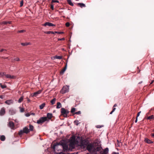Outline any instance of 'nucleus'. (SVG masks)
Here are the masks:
<instances>
[{
    "mask_svg": "<svg viewBox=\"0 0 154 154\" xmlns=\"http://www.w3.org/2000/svg\"><path fill=\"white\" fill-rule=\"evenodd\" d=\"M52 148L54 149L57 150V151L59 150V149H58V148H63L64 152L67 151L68 150L67 144L65 142L63 143L62 141L60 142L59 143H56L54 144Z\"/></svg>",
    "mask_w": 154,
    "mask_h": 154,
    "instance_id": "1",
    "label": "nucleus"
},
{
    "mask_svg": "<svg viewBox=\"0 0 154 154\" xmlns=\"http://www.w3.org/2000/svg\"><path fill=\"white\" fill-rule=\"evenodd\" d=\"M96 143H94V144L90 143L88 144L87 146V149L92 154H93L95 145L96 144Z\"/></svg>",
    "mask_w": 154,
    "mask_h": 154,
    "instance_id": "2",
    "label": "nucleus"
},
{
    "mask_svg": "<svg viewBox=\"0 0 154 154\" xmlns=\"http://www.w3.org/2000/svg\"><path fill=\"white\" fill-rule=\"evenodd\" d=\"M102 148L100 146H96V144L95 145V147L94 149L93 154H98L100 153L101 152H102Z\"/></svg>",
    "mask_w": 154,
    "mask_h": 154,
    "instance_id": "3",
    "label": "nucleus"
},
{
    "mask_svg": "<svg viewBox=\"0 0 154 154\" xmlns=\"http://www.w3.org/2000/svg\"><path fill=\"white\" fill-rule=\"evenodd\" d=\"M69 111L64 108H62L61 109V113L62 115L65 117H66L68 114L69 113Z\"/></svg>",
    "mask_w": 154,
    "mask_h": 154,
    "instance_id": "4",
    "label": "nucleus"
},
{
    "mask_svg": "<svg viewBox=\"0 0 154 154\" xmlns=\"http://www.w3.org/2000/svg\"><path fill=\"white\" fill-rule=\"evenodd\" d=\"M69 91V86L65 85L63 87L60 91V93L62 94H64Z\"/></svg>",
    "mask_w": 154,
    "mask_h": 154,
    "instance_id": "5",
    "label": "nucleus"
},
{
    "mask_svg": "<svg viewBox=\"0 0 154 154\" xmlns=\"http://www.w3.org/2000/svg\"><path fill=\"white\" fill-rule=\"evenodd\" d=\"M46 117H42L37 121V123L38 124H41L47 121Z\"/></svg>",
    "mask_w": 154,
    "mask_h": 154,
    "instance_id": "6",
    "label": "nucleus"
},
{
    "mask_svg": "<svg viewBox=\"0 0 154 154\" xmlns=\"http://www.w3.org/2000/svg\"><path fill=\"white\" fill-rule=\"evenodd\" d=\"M70 143H75L77 144L78 143V142L75 141V136H72L70 138Z\"/></svg>",
    "mask_w": 154,
    "mask_h": 154,
    "instance_id": "7",
    "label": "nucleus"
},
{
    "mask_svg": "<svg viewBox=\"0 0 154 154\" xmlns=\"http://www.w3.org/2000/svg\"><path fill=\"white\" fill-rule=\"evenodd\" d=\"M42 90H39L38 91L32 94L31 95L32 97H36L38 94H41L42 93Z\"/></svg>",
    "mask_w": 154,
    "mask_h": 154,
    "instance_id": "8",
    "label": "nucleus"
},
{
    "mask_svg": "<svg viewBox=\"0 0 154 154\" xmlns=\"http://www.w3.org/2000/svg\"><path fill=\"white\" fill-rule=\"evenodd\" d=\"M8 126L11 129H14V124L13 122L10 121L9 122Z\"/></svg>",
    "mask_w": 154,
    "mask_h": 154,
    "instance_id": "9",
    "label": "nucleus"
},
{
    "mask_svg": "<svg viewBox=\"0 0 154 154\" xmlns=\"http://www.w3.org/2000/svg\"><path fill=\"white\" fill-rule=\"evenodd\" d=\"M43 26H55L54 24L48 22H46L43 25Z\"/></svg>",
    "mask_w": 154,
    "mask_h": 154,
    "instance_id": "10",
    "label": "nucleus"
},
{
    "mask_svg": "<svg viewBox=\"0 0 154 154\" xmlns=\"http://www.w3.org/2000/svg\"><path fill=\"white\" fill-rule=\"evenodd\" d=\"M5 77L7 78L10 79H14L16 78V76L14 75H11L10 74H7L5 75Z\"/></svg>",
    "mask_w": 154,
    "mask_h": 154,
    "instance_id": "11",
    "label": "nucleus"
},
{
    "mask_svg": "<svg viewBox=\"0 0 154 154\" xmlns=\"http://www.w3.org/2000/svg\"><path fill=\"white\" fill-rule=\"evenodd\" d=\"M55 2L59 3V1H51V8L52 10H54V3Z\"/></svg>",
    "mask_w": 154,
    "mask_h": 154,
    "instance_id": "12",
    "label": "nucleus"
},
{
    "mask_svg": "<svg viewBox=\"0 0 154 154\" xmlns=\"http://www.w3.org/2000/svg\"><path fill=\"white\" fill-rule=\"evenodd\" d=\"M144 141L146 143L149 144L153 143V142L148 139V138H145L144 140Z\"/></svg>",
    "mask_w": 154,
    "mask_h": 154,
    "instance_id": "13",
    "label": "nucleus"
},
{
    "mask_svg": "<svg viewBox=\"0 0 154 154\" xmlns=\"http://www.w3.org/2000/svg\"><path fill=\"white\" fill-rule=\"evenodd\" d=\"M67 64H66L65 67L60 71V73L61 75H63L67 68Z\"/></svg>",
    "mask_w": 154,
    "mask_h": 154,
    "instance_id": "14",
    "label": "nucleus"
},
{
    "mask_svg": "<svg viewBox=\"0 0 154 154\" xmlns=\"http://www.w3.org/2000/svg\"><path fill=\"white\" fill-rule=\"evenodd\" d=\"M13 101L12 100H8L6 101L5 103L8 105H10L13 103Z\"/></svg>",
    "mask_w": 154,
    "mask_h": 154,
    "instance_id": "15",
    "label": "nucleus"
},
{
    "mask_svg": "<svg viewBox=\"0 0 154 154\" xmlns=\"http://www.w3.org/2000/svg\"><path fill=\"white\" fill-rule=\"evenodd\" d=\"M23 130L24 131V133H25L26 134H27L29 132V129H28V128L26 127H24L23 128Z\"/></svg>",
    "mask_w": 154,
    "mask_h": 154,
    "instance_id": "16",
    "label": "nucleus"
},
{
    "mask_svg": "<svg viewBox=\"0 0 154 154\" xmlns=\"http://www.w3.org/2000/svg\"><path fill=\"white\" fill-rule=\"evenodd\" d=\"M108 151V148H106L103 151H102L100 153H99L98 154H107Z\"/></svg>",
    "mask_w": 154,
    "mask_h": 154,
    "instance_id": "17",
    "label": "nucleus"
},
{
    "mask_svg": "<svg viewBox=\"0 0 154 154\" xmlns=\"http://www.w3.org/2000/svg\"><path fill=\"white\" fill-rule=\"evenodd\" d=\"M5 113V110L4 108H2L0 111V115L1 116L3 115Z\"/></svg>",
    "mask_w": 154,
    "mask_h": 154,
    "instance_id": "18",
    "label": "nucleus"
},
{
    "mask_svg": "<svg viewBox=\"0 0 154 154\" xmlns=\"http://www.w3.org/2000/svg\"><path fill=\"white\" fill-rule=\"evenodd\" d=\"M75 143H69V146L70 148L72 149H74L75 148Z\"/></svg>",
    "mask_w": 154,
    "mask_h": 154,
    "instance_id": "19",
    "label": "nucleus"
},
{
    "mask_svg": "<svg viewBox=\"0 0 154 154\" xmlns=\"http://www.w3.org/2000/svg\"><path fill=\"white\" fill-rule=\"evenodd\" d=\"M62 106L61 104L60 103L58 102L57 103V105L56 108L57 109L60 108Z\"/></svg>",
    "mask_w": 154,
    "mask_h": 154,
    "instance_id": "20",
    "label": "nucleus"
},
{
    "mask_svg": "<svg viewBox=\"0 0 154 154\" xmlns=\"http://www.w3.org/2000/svg\"><path fill=\"white\" fill-rule=\"evenodd\" d=\"M47 117L49 119H51L52 117V115L51 113H48L47 114Z\"/></svg>",
    "mask_w": 154,
    "mask_h": 154,
    "instance_id": "21",
    "label": "nucleus"
},
{
    "mask_svg": "<svg viewBox=\"0 0 154 154\" xmlns=\"http://www.w3.org/2000/svg\"><path fill=\"white\" fill-rule=\"evenodd\" d=\"M21 45L24 46H26V45H30L31 44V43L30 42L21 43Z\"/></svg>",
    "mask_w": 154,
    "mask_h": 154,
    "instance_id": "22",
    "label": "nucleus"
},
{
    "mask_svg": "<svg viewBox=\"0 0 154 154\" xmlns=\"http://www.w3.org/2000/svg\"><path fill=\"white\" fill-rule=\"evenodd\" d=\"M45 103H43L41 105L39 106V109H42L45 106Z\"/></svg>",
    "mask_w": 154,
    "mask_h": 154,
    "instance_id": "23",
    "label": "nucleus"
},
{
    "mask_svg": "<svg viewBox=\"0 0 154 154\" xmlns=\"http://www.w3.org/2000/svg\"><path fill=\"white\" fill-rule=\"evenodd\" d=\"M29 131H33L34 128L33 126L29 124Z\"/></svg>",
    "mask_w": 154,
    "mask_h": 154,
    "instance_id": "24",
    "label": "nucleus"
},
{
    "mask_svg": "<svg viewBox=\"0 0 154 154\" xmlns=\"http://www.w3.org/2000/svg\"><path fill=\"white\" fill-rule=\"evenodd\" d=\"M56 100L55 98H54L51 101V103L52 105H53L55 103Z\"/></svg>",
    "mask_w": 154,
    "mask_h": 154,
    "instance_id": "25",
    "label": "nucleus"
},
{
    "mask_svg": "<svg viewBox=\"0 0 154 154\" xmlns=\"http://www.w3.org/2000/svg\"><path fill=\"white\" fill-rule=\"evenodd\" d=\"M78 5L81 8H82L83 7H85V5L83 3H79L78 4Z\"/></svg>",
    "mask_w": 154,
    "mask_h": 154,
    "instance_id": "26",
    "label": "nucleus"
},
{
    "mask_svg": "<svg viewBox=\"0 0 154 154\" xmlns=\"http://www.w3.org/2000/svg\"><path fill=\"white\" fill-rule=\"evenodd\" d=\"M5 139V137L4 135H2L0 137V140L2 141H4Z\"/></svg>",
    "mask_w": 154,
    "mask_h": 154,
    "instance_id": "27",
    "label": "nucleus"
},
{
    "mask_svg": "<svg viewBox=\"0 0 154 154\" xmlns=\"http://www.w3.org/2000/svg\"><path fill=\"white\" fill-rule=\"evenodd\" d=\"M23 96L21 97L18 100V103H20L23 100Z\"/></svg>",
    "mask_w": 154,
    "mask_h": 154,
    "instance_id": "28",
    "label": "nucleus"
},
{
    "mask_svg": "<svg viewBox=\"0 0 154 154\" xmlns=\"http://www.w3.org/2000/svg\"><path fill=\"white\" fill-rule=\"evenodd\" d=\"M45 33L48 34H54V32H53V31H47L45 32Z\"/></svg>",
    "mask_w": 154,
    "mask_h": 154,
    "instance_id": "29",
    "label": "nucleus"
},
{
    "mask_svg": "<svg viewBox=\"0 0 154 154\" xmlns=\"http://www.w3.org/2000/svg\"><path fill=\"white\" fill-rule=\"evenodd\" d=\"M9 113L11 115H13L15 113V112L13 110H10L9 111Z\"/></svg>",
    "mask_w": 154,
    "mask_h": 154,
    "instance_id": "30",
    "label": "nucleus"
},
{
    "mask_svg": "<svg viewBox=\"0 0 154 154\" xmlns=\"http://www.w3.org/2000/svg\"><path fill=\"white\" fill-rule=\"evenodd\" d=\"M54 59H61L62 58V57L61 56H56L54 57Z\"/></svg>",
    "mask_w": 154,
    "mask_h": 154,
    "instance_id": "31",
    "label": "nucleus"
},
{
    "mask_svg": "<svg viewBox=\"0 0 154 154\" xmlns=\"http://www.w3.org/2000/svg\"><path fill=\"white\" fill-rule=\"evenodd\" d=\"M148 119H154V116L153 115H151L148 117L147 118Z\"/></svg>",
    "mask_w": 154,
    "mask_h": 154,
    "instance_id": "32",
    "label": "nucleus"
},
{
    "mask_svg": "<svg viewBox=\"0 0 154 154\" xmlns=\"http://www.w3.org/2000/svg\"><path fill=\"white\" fill-rule=\"evenodd\" d=\"M74 123L76 125H78L80 122H79V121L78 120H76L74 121Z\"/></svg>",
    "mask_w": 154,
    "mask_h": 154,
    "instance_id": "33",
    "label": "nucleus"
},
{
    "mask_svg": "<svg viewBox=\"0 0 154 154\" xmlns=\"http://www.w3.org/2000/svg\"><path fill=\"white\" fill-rule=\"evenodd\" d=\"M0 76L2 77L4 75L5 76V75H6V73L5 72H0Z\"/></svg>",
    "mask_w": 154,
    "mask_h": 154,
    "instance_id": "34",
    "label": "nucleus"
},
{
    "mask_svg": "<svg viewBox=\"0 0 154 154\" xmlns=\"http://www.w3.org/2000/svg\"><path fill=\"white\" fill-rule=\"evenodd\" d=\"M7 50L6 49L4 48L0 49V52H3L7 51Z\"/></svg>",
    "mask_w": 154,
    "mask_h": 154,
    "instance_id": "35",
    "label": "nucleus"
},
{
    "mask_svg": "<svg viewBox=\"0 0 154 154\" xmlns=\"http://www.w3.org/2000/svg\"><path fill=\"white\" fill-rule=\"evenodd\" d=\"M67 2H68V3L69 5H70L71 6H72L73 5V4L71 2V1H67Z\"/></svg>",
    "mask_w": 154,
    "mask_h": 154,
    "instance_id": "36",
    "label": "nucleus"
},
{
    "mask_svg": "<svg viewBox=\"0 0 154 154\" xmlns=\"http://www.w3.org/2000/svg\"><path fill=\"white\" fill-rule=\"evenodd\" d=\"M76 110L75 108H72L71 110V113H73Z\"/></svg>",
    "mask_w": 154,
    "mask_h": 154,
    "instance_id": "37",
    "label": "nucleus"
},
{
    "mask_svg": "<svg viewBox=\"0 0 154 154\" xmlns=\"http://www.w3.org/2000/svg\"><path fill=\"white\" fill-rule=\"evenodd\" d=\"M0 85H1V87L2 88H4L6 87V86L5 85H2L1 83H0Z\"/></svg>",
    "mask_w": 154,
    "mask_h": 154,
    "instance_id": "38",
    "label": "nucleus"
},
{
    "mask_svg": "<svg viewBox=\"0 0 154 154\" xmlns=\"http://www.w3.org/2000/svg\"><path fill=\"white\" fill-rule=\"evenodd\" d=\"M23 133H24V131L23 130H21L19 132V134L20 135H21Z\"/></svg>",
    "mask_w": 154,
    "mask_h": 154,
    "instance_id": "39",
    "label": "nucleus"
},
{
    "mask_svg": "<svg viewBox=\"0 0 154 154\" xmlns=\"http://www.w3.org/2000/svg\"><path fill=\"white\" fill-rule=\"evenodd\" d=\"M54 33H57L58 34H62L63 33V32H58L55 31L54 32Z\"/></svg>",
    "mask_w": 154,
    "mask_h": 154,
    "instance_id": "40",
    "label": "nucleus"
},
{
    "mask_svg": "<svg viewBox=\"0 0 154 154\" xmlns=\"http://www.w3.org/2000/svg\"><path fill=\"white\" fill-rule=\"evenodd\" d=\"M116 109V108H114V107H113V109H112V111L110 112V114H112V113L114 112V111H115V110Z\"/></svg>",
    "mask_w": 154,
    "mask_h": 154,
    "instance_id": "41",
    "label": "nucleus"
},
{
    "mask_svg": "<svg viewBox=\"0 0 154 154\" xmlns=\"http://www.w3.org/2000/svg\"><path fill=\"white\" fill-rule=\"evenodd\" d=\"M81 113V112L80 111H79L78 112H75V114L77 115L80 114Z\"/></svg>",
    "mask_w": 154,
    "mask_h": 154,
    "instance_id": "42",
    "label": "nucleus"
},
{
    "mask_svg": "<svg viewBox=\"0 0 154 154\" xmlns=\"http://www.w3.org/2000/svg\"><path fill=\"white\" fill-rule=\"evenodd\" d=\"M65 25L66 27H69L70 25V23L69 22H67L66 23Z\"/></svg>",
    "mask_w": 154,
    "mask_h": 154,
    "instance_id": "43",
    "label": "nucleus"
},
{
    "mask_svg": "<svg viewBox=\"0 0 154 154\" xmlns=\"http://www.w3.org/2000/svg\"><path fill=\"white\" fill-rule=\"evenodd\" d=\"M23 1H21L20 2V7H22L23 5Z\"/></svg>",
    "mask_w": 154,
    "mask_h": 154,
    "instance_id": "44",
    "label": "nucleus"
},
{
    "mask_svg": "<svg viewBox=\"0 0 154 154\" xmlns=\"http://www.w3.org/2000/svg\"><path fill=\"white\" fill-rule=\"evenodd\" d=\"M14 60L16 61H18L20 60V59L18 57H17L15 58Z\"/></svg>",
    "mask_w": 154,
    "mask_h": 154,
    "instance_id": "45",
    "label": "nucleus"
},
{
    "mask_svg": "<svg viewBox=\"0 0 154 154\" xmlns=\"http://www.w3.org/2000/svg\"><path fill=\"white\" fill-rule=\"evenodd\" d=\"M65 40L64 38H58V40L60 41V40Z\"/></svg>",
    "mask_w": 154,
    "mask_h": 154,
    "instance_id": "46",
    "label": "nucleus"
},
{
    "mask_svg": "<svg viewBox=\"0 0 154 154\" xmlns=\"http://www.w3.org/2000/svg\"><path fill=\"white\" fill-rule=\"evenodd\" d=\"M25 116L26 117H29L30 116V114L29 113H27L25 114Z\"/></svg>",
    "mask_w": 154,
    "mask_h": 154,
    "instance_id": "47",
    "label": "nucleus"
},
{
    "mask_svg": "<svg viewBox=\"0 0 154 154\" xmlns=\"http://www.w3.org/2000/svg\"><path fill=\"white\" fill-rule=\"evenodd\" d=\"M24 30H22L18 31V32H24Z\"/></svg>",
    "mask_w": 154,
    "mask_h": 154,
    "instance_id": "48",
    "label": "nucleus"
},
{
    "mask_svg": "<svg viewBox=\"0 0 154 154\" xmlns=\"http://www.w3.org/2000/svg\"><path fill=\"white\" fill-rule=\"evenodd\" d=\"M141 113V111L139 112H138L137 115V117H138L140 115V113Z\"/></svg>",
    "mask_w": 154,
    "mask_h": 154,
    "instance_id": "49",
    "label": "nucleus"
},
{
    "mask_svg": "<svg viewBox=\"0 0 154 154\" xmlns=\"http://www.w3.org/2000/svg\"><path fill=\"white\" fill-rule=\"evenodd\" d=\"M8 22L6 21L3 22V23L4 24H8Z\"/></svg>",
    "mask_w": 154,
    "mask_h": 154,
    "instance_id": "50",
    "label": "nucleus"
},
{
    "mask_svg": "<svg viewBox=\"0 0 154 154\" xmlns=\"http://www.w3.org/2000/svg\"><path fill=\"white\" fill-rule=\"evenodd\" d=\"M20 111L21 112H23L24 111V109L23 108H21L20 109Z\"/></svg>",
    "mask_w": 154,
    "mask_h": 154,
    "instance_id": "51",
    "label": "nucleus"
},
{
    "mask_svg": "<svg viewBox=\"0 0 154 154\" xmlns=\"http://www.w3.org/2000/svg\"><path fill=\"white\" fill-rule=\"evenodd\" d=\"M112 154H119V152H113Z\"/></svg>",
    "mask_w": 154,
    "mask_h": 154,
    "instance_id": "52",
    "label": "nucleus"
},
{
    "mask_svg": "<svg viewBox=\"0 0 154 154\" xmlns=\"http://www.w3.org/2000/svg\"><path fill=\"white\" fill-rule=\"evenodd\" d=\"M27 101L28 103L30 102L31 101L27 97Z\"/></svg>",
    "mask_w": 154,
    "mask_h": 154,
    "instance_id": "53",
    "label": "nucleus"
},
{
    "mask_svg": "<svg viewBox=\"0 0 154 154\" xmlns=\"http://www.w3.org/2000/svg\"><path fill=\"white\" fill-rule=\"evenodd\" d=\"M0 98L2 99H3V96L2 95H0Z\"/></svg>",
    "mask_w": 154,
    "mask_h": 154,
    "instance_id": "54",
    "label": "nucleus"
},
{
    "mask_svg": "<svg viewBox=\"0 0 154 154\" xmlns=\"http://www.w3.org/2000/svg\"><path fill=\"white\" fill-rule=\"evenodd\" d=\"M117 106V104H115L113 106V107H116Z\"/></svg>",
    "mask_w": 154,
    "mask_h": 154,
    "instance_id": "55",
    "label": "nucleus"
},
{
    "mask_svg": "<svg viewBox=\"0 0 154 154\" xmlns=\"http://www.w3.org/2000/svg\"><path fill=\"white\" fill-rule=\"evenodd\" d=\"M137 117H136V119H135V123L137 122Z\"/></svg>",
    "mask_w": 154,
    "mask_h": 154,
    "instance_id": "56",
    "label": "nucleus"
},
{
    "mask_svg": "<svg viewBox=\"0 0 154 154\" xmlns=\"http://www.w3.org/2000/svg\"><path fill=\"white\" fill-rule=\"evenodd\" d=\"M8 22V23L10 24L11 23V21H8V22Z\"/></svg>",
    "mask_w": 154,
    "mask_h": 154,
    "instance_id": "57",
    "label": "nucleus"
},
{
    "mask_svg": "<svg viewBox=\"0 0 154 154\" xmlns=\"http://www.w3.org/2000/svg\"><path fill=\"white\" fill-rule=\"evenodd\" d=\"M152 136L154 137V133L152 134Z\"/></svg>",
    "mask_w": 154,
    "mask_h": 154,
    "instance_id": "58",
    "label": "nucleus"
},
{
    "mask_svg": "<svg viewBox=\"0 0 154 154\" xmlns=\"http://www.w3.org/2000/svg\"><path fill=\"white\" fill-rule=\"evenodd\" d=\"M78 139H80V138H79V137H78L77 138V139H76V140H77Z\"/></svg>",
    "mask_w": 154,
    "mask_h": 154,
    "instance_id": "59",
    "label": "nucleus"
},
{
    "mask_svg": "<svg viewBox=\"0 0 154 154\" xmlns=\"http://www.w3.org/2000/svg\"><path fill=\"white\" fill-rule=\"evenodd\" d=\"M32 115H35V113H32Z\"/></svg>",
    "mask_w": 154,
    "mask_h": 154,
    "instance_id": "60",
    "label": "nucleus"
},
{
    "mask_svg": "<svg viewBox=\"0 0 154 154\" xmlns=\"http://www.w3.org/2000/svg\"><path fill=\"white\" fill-rule=\"evenodd\" d=\"M77 154V153L75 154V153H72V154Z\"/></svg>",
    "mask_w": 154,
    "mask_h": 154,
    "instance_id": "61",
    "label": "nucleus"
},
{
    "mask_svg": "<svg viewBox=\"0 0 154 154\" xmlns=\"http://www.w3.org/2000/svg\"><path fill=\"white\" fill-rule=\"evenodd\" d=\"M8 58V57H4V59H7Z\"/></svg>",
    "mask_w": 154,
    "mask_h": 154,
    "instance_id": "62",
    "label": "nucleus"
},
{
    "mask_svg": "<svg viewBox=\"0 0 154 154\" xmlns=\"http://www.w3.org/2000/svg\"><path fill=\"white\" fill-rule=\"evenodd\" d=\"M140 72V70H138V73L139 72Z\"/></svg>",
    "mask_w": 154,
    "mask_h": 154,
    "instance_id": "63",
    "label": "nucleus"
},
{
    "mask_svg": "<svg viewBox=\"0 0 154 154\" xmlns=\"http://www.w3.org/2000/svg\"><path fill=\"white\" fill-rule=\"evenodd\" d=\"M87 154H88V153H87Z\"/></svg>",
    "mask_w": 154,
    "mask_h": 154,
    "instance_id": "64",
    "label": "nucleus"
}]
</instances>
